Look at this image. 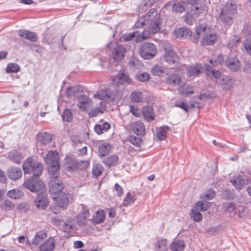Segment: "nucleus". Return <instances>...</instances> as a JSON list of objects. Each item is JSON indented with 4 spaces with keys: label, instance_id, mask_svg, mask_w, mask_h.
Returning a JSON list of instances; mask_svg holds the SVG:
<instances>
[{
    "label": "nucleus",
    "instance_id": "1",
    "mask_svg": "<svg viewBox=\"0 0 251 251\" xmlns=\"http://www.w3.org/2000/svg\"><path fill=\"white\" fill-rule=\"evenodd\" d=\"M22 167L25 174L33 175V176L24 182V187L32 192H37L44 189L45 187V183L38 177L43 172L42 163L32 161L29 158L24 162Z\"/></svg>",
    "mask_w": 251,
    "mask_h": 251
},
{
    "label": "nucleus",
    "instance_id": "2",
    "mask_svg": "<svg viewBox=\"0 0 251 251\" xmlns=\"http://www.w3.org/2000/svg\"><path fill=\"white\" fill-rule=\"evenodd\" d=\"M161 19L157 9L155 8L151 9L144 16L138 18L134 25L136 28H140L143 26H150L152 32H157L161 28Z\"/></svg>",
    "mask_w": 251,
    "mask_h": 251
},
{
    "label": "nucleus",
    "instance_id": "3",
    "mask_svg": "<svg viewBox=\"0 0 251 251\" xmlns=\"http://www.w3.org/2000/svg\"><path fill=\"white\" fill-rule=\"evenodd\" d=\"M199 0H188L186 3L183 1L176 2L173 3L172 1H170L164 6L167 8L172 7V10L174 12L181 13L185 10V7L187 6L188 8L191 9V14L198 17L202 11L205 9L204 4L200 5L198 1Z\"/></svg>",
    "mask_w": 251,
    "mask_h": 251
},
{
    "label": "nucleus",
    "instance_id": "4",
    "mask_svg": "<svg viewBox=\"0 0 251 251\" xmlns=\"http://www.w3.org/2000/svg\"><path fill=\"white\" fill-rule=\"evenodd\" d=\"M59 156L58 152L50 151L44 157V160L48 166V172L50 177H58L59 175Z\"/></svg>",
    "mask_w": 251,
    "mask_h": 251
},
{
    "label": "nucleus",
    "instance_id": "5",
    "mask_svg": "<svg viewBox=\"0 0 251 251\" xmlns=\"http://www.w3.org/2000/svg\"><path fill=\"white\" fill-rule=\"evenodd\" d=\"M236 11V5L230 1H228L220 9L219 19L227 25H231Z\"/></svg>",
    "mask_w": 251,
    "mask_h": 251
},
{
    "label": "nucleus",
    "instance_id": "6",
    "mask_svg": "<svg viewBox=\"0 0 251 251\" xmlns=\"http://www.w3.org/2000/svg\"><path fill=\"white\" fill-rule=\"evenodd\" d=\"M223 61L224 58L221 54L218 55L217 59L209 60L207 63L204 64L205 71L207 75L210 77L214 78L216 80L219 78L221 75L220 72L214 69L213 67L220 65Z\"/></svg>",
    "mask_w": 251,
    "mask_h": 251
},
{
    "label": "nucleus",
    "instance_id": "7",
    "mask_svg": "<svg viewBox=\"0 0 251 251\" xmlns=\"http://www.w3.org/2000/svg\"><path fill=\"white\" fill-rule=\"evenodd\" d=\"M139 52L142 58L145 59H150L155 56L157 49L153 43L146 42L140 46Z\"/></svg>",
    "mask_w": 251,
    "mask_h": 251
},
{
    "label": "nucleus",
    "instance_id": "8",
    "mask_svg": "<svg viewBox=\"0 0 251 251\" xmlns=\"http://www.w3.org/2000/svg\"><path fill=\"white\" fill-rule=\"evenodd\" d=\"M78 108L83 111H88L93 105L91 99L86 95L80 94L77 97Z\"/></svg>",
    "mask_w": 251,
    "mask_h": 251
},
{
    "label": "nucleus",
    "instance_id": "9",
    "mask_svg": "<svg viewBox=\"0 0 251 251\" xmlns=\"http://www.w3.org/2000/svg\"><path fill=\"white\" fill-rule=\"evenodd\" d=\"M201 44L203 46H211L214 44L217 39V36L214 33L209 31L206 27L205 32H203Z\"/></svg>",
    "mask_w": 251,
    "mask_h": 251
},
{
    "label": "nucleus",
    "instance_id": "10",
    "mask_svg": "<svg viewBox=\"0 0 251 251\" xmlns=\"http://www.w3.org/2000/svg\"><path fill=\"white\" fill-rule=\"evenodd\" d=\"M112 80L114 84L118 87L121 85H128L132 83V79L124 72L118 73Z\"/></svg>",
    "mask_w": 251,
    "mask_h": 251
},
{
    "label": "nucleus",
    "instance_id": "11",
    "mask_svg": "<svg viewBox=\"0 0 251 251\" xmlns=\"http://www.w3.org/2000/svg\"><path fill=\"white\" fill-rule=\"evenodd\" d=\"M49 182V190L53 194H59L64 187V185L61 180L57 179V177L53 178Z\"/></svg>",
    "mask_w": 251,
    "mask_h": 251
},
{
    "label": "nucleus",
    "instance_id": "12",
    "mask_svg": "<svg viewBox=\"0 0 251 251\" xmlns=\"http://www.w3.org/2000/svg\"><path fill=\"white\" fill-rule=\"evenodd\" d=\"M165 52L163 57L165 61L171 65L177 63L179 61V57L175 50L172 49L165 50Z\"/></svg>",
    "mask_w": 251,
    "mask_h": 251
},
{
    "label": "nucleus",
    "instance_id": "13",
    "mask_svg": "<svg viewBox=\"0 0 251 251\" xmlns=\"http://www.w3.org/2000/svg\"><path fill=\"white\" fill-rule=\"evenodd\" d=\"M34 204L39 209H46L49 204L47 196L44 193L39 194L34 200Z\"/></svg>",
    "mask_w": 251,
    "mask_h": 251
},
{
    "label": "nucleus",
    "instance_id": "14",
    "mask_svg": "<svg viewBox=\"0 0 251 251\" xmlns=\"http://www.w3.org/2000/svg\"><path fill=\"white\" fill-rule=\"evenodd\" d=\"M131 128L132 131L138 136H143L146 133V127L144 124L140 121L132 123Z\"/></svg>",
    "mask_w": 251,
    "mask_h": 251
},
{
    "label": "nucleus",
    "instance_id": "15",
    "mask_svg": "<svg viewBox=\"0 0 251 251\" xmlns=\"http://www.w3.org/2000/svg\"><path fill=\"white\" fill-rule=\"evenodd\" d=\"M70 195L66 193H60L56 198L54 197L53 199H55L56 201L57 205L61 208L66 207L69 202Z\"/></svg>",
    "mask_w": 251,
    "mask_h": 251
},
{
    "label": "nucleus",
    "instance_id": "16",
    "mask_svg": "<svg viewBox=\"0 0 251 251\" xmlns=\"http://www.w3.org/2000/svg\"><path fill=\"white\" fill-rule=\"evenodd\" d=\"M63 228L64 232L72 235L77 229L75 221L74 219L67 220L64 222Z\"/></svg>",
    "mask_w": 251,
    "mask_h": 251
},
{
    "label": "nucleus",
    "instance_id": "17",
    "mask_svg": "<svg viewBox=\"0 0 251 251\" xmlns=\"http://www.w3.org/2000/svg\"><path fill=\"white\" fill-rule=\"evenodd\" d=\"M7 175L8 177L11 179L17 180L21 177L22 171L20 168L11 167L7 169Z\"/></svg>",
    "mask_w": 251,
    "mask_h": 251
},
{
    "label": "nucleus",
    "instance_id": "18",
    "mask_svg": "<svg viewBox=\"0 0 251 251\" xmlns=\"http://www.w3.org/2000/svg\"><path fill=\"white\" fill-rule=\"evenodd\" d=\"M55 246V240L50 237L39 246L40 251H53Z\"/></svg>",
    "mask_w": 251,
    "mask_h": 251
},
{
    "label": "nucleus",
    "instance_id": "19",
    "mask_svg": "<svg viewBox=\"0 0 251 251\" xmlns=\"http://www.w3.org/2000/svg\"><path fill=\"white\" fill-rule=\"evenodd\" d=\"M126 49L122 46H117L113 53V59L117 62L122 60L126 53Z\"/></svg>",
    "mask_w": 251,
    "mask_h": 251
},
{
    "label": "nucleus",
    "instance_id": "20",
    "mask_svg": "<svg viewBox=\"0 0 251 251\" xmlns=\"http://www.w3.org/2000/svg\"><path fill=\"white\" fill-rule=\"evenodd\" d=\"M18 35L31 42H34L37 40V36L35 33L31 31L24 29L20 30L18 32Z\"/></svg>",
    "mask_w": 251,
    "mask_h": 251
},
{
    "label": "nucleus",
    "instance_id": "21",
    "mask_svg": "<svg viewBox=\"0 0 251 251\" xmlns=\"http://www.w3.org/2000/svg\"><path fill=\"white\" fill-rule=\"evenodd\" d=\"M156 32H152L151 27L147 26L145 29L142 32V35L139 34L137 36L135 40L137 42H142L150 38L151 35Z\"/></svg>",
    "mask_w": 251,
    "mask_h": 251
},
{
    "label": "nucleus",
    "instance_id": "22",
    "mask_svg": "<svg viewBox=\"0 0 251 251\" xmlns=\"http://www.w3.org/2000/svg\"><path fill=\"white\" fill-rule=\"evenodd\" d=\"M226 63L227 67L233 72L237 71L240 67V62L235 57L228 58Z\"/></svg>",
    "mask_w": 251,
    "mask_h": 251
},
{
    "label": "nucleus",
    "instance_id": "23",
    "mask_svg": "<svg viewBox=\"0 0 251 251\" xmlns=\"http://www.w3.org/2000/svg\"><path fill=\"white\" fill-rule=\"evenodd\" d=\"M174 34L178 38H185L192 36L191 31L186 27H181L175 29Z\"/></svg>",
    "mask_w": 251,
    "mask_h": 251
},
{
    "label": "nucleus",
    "instance_id": "24",
    "mask_svg": "<svg viewBox=\"0 0 251 251\" xmlns=\"http://www.w3.org/2000/svg\"><path fill=\"white\" fill-rule=\"evenodd\" d=\"M202 69V67L199 64L190 66L187 68V75L188 76H197L201 73Z\"/></svg>",
    "mask_w": 251,
    "mask_h": 251
},
{
    "label": "nucleus",
    "instance_id": "25",
    "mask_svg": "<svg viewBox=\"0 0 251 251\" xmlns=\"http://www.w3.org/2000/svg\"><path fill=\"white\" fill-rule=\"evenodd\" d=\"M8 158L14 163L20 164L21 163L23 156L22 154L17 151H12L7 154Z\"/></svg>",
    "mask_w": 251,
    "mask_h": 251
},
{
    "label": "nucleus",
    "instance_id": "26",
    "mask_svg": "<svg viewBox=\"0 0 251 251\" xmlns=\"http://www.w3.org/2000/svg\"><path fill=\"white\" fill-rule=\"evenodd\" d=\"M142 115L144 119L148 122L153 121L154 119L153 109L151 106H147L144 107L142 109Z\"/></svg>",
    "mask_w": 251,
    "mask_h": 251
},
{
    "label": "nucleus",
    "instance_id": "27",
    "mask_svg": "<svg viewBox=\"0 0 251 251\" xmlns=\"http://www.w3.org/2000/svg\"><path fill=\"white\" fill-rule=\"evenodd\" d=\"M37 139L42 144L47 145L51 142L52 136L47 132L39 133L37 136Z\"/></svg>",
    "mask_w": 251,
    "mask_h": 251
},
{
    "label": "nucleus",
    "instance_id": "28",
    "mask_svg": "<svg viewBox=\"0 0 251 251\" xmlns=\"http://www.w3.org/2000/svg\"><path fill=\"white\" fill-rule=\"evenodd\" d=\"M111 149L112 147L110 144L102 143L99 146L98 152L101 156L104 157L110 152Z\"/></svg>",
    "mask_w": 251,
    "mask_h": 251
},
{
    "label": "nucleus",
    "instance_id": "29",
    "mask_svg": "<svg viewBox=\"0 0 251 251\" xmlns=\"http://www.w3.org/2000/svg\"><path fill=\"white\" fill-rule=\"evenodd\" d=\"M179 93L181 94L188 96L194 93L193 87L188 84H184L180 86L178 88Z\"/></svg>",
    "mask_w": 251,
    "mask_h": 251
},
{
    "label": "nucleus",
    "instance_id": "30",
    "mask_svg": "<svg viewBox=\"0 0 251 251\" xmlns=\"http://www.w3.org/2000/svg\"><path fill=\"white\" fill-rule=\"evenodd\" d=\"M230 182L237 189H241L245 184V181L241 176L233 177L230 179Z\"/></svg>",
    "mask_w": 251,
    "mask_h": 251
},
{
    "label": "nucleus",
    "instance_id": "31",
    "mask_svg": "<svg viewBox=\"0 0 251 251\" xmlns=\"http://www.w3.org/2000/svg\"><path fill=\"white\" fill-rule=\"evenodd\" d=\"M185 247V244L183 240H176L170 245V249L172 251H183Z\"/></svg>",
    "mask_w": 251,
    "mask_h": 251
},
{
    "label": "nucleus",
    "instance_id": "32",
    "mask_svg": "<svg viewBox=\"0 0 251 251\" xmlns=\"http://www.w3.org/2000/svg\"><path fill=\"white\" fill-rule=\"evenodd\" d=\"M85 89V88L83 86L78 85L74 87L68 88L67 89V93L69 96L73 95L77 97L78 96L77 94L79 92H83Z\"/></svg>",
    "mask_w": 251,
    "mask_h": 251
},
{
    "label": "nucleus",
    "instance_id": "33",
    "mask_svg": "<svg viewBox=\"0 0 251 251\" xmlns=\"http://www.w3.org/2000/svg\"><path fill=\"white\" fill-rule=\"evenodd\" d=\"M94 97L99 100H107L111 98V94L107 90H100L95 95Z\"/></svg>",
    "mask_w": 251,
    "mask_h": 251
},
{
    "label": "nucleus",
    "instance_id": "34",
    "mask_svg": "<svg viewBox=\"0 0 251 251\" xmlns=\"http://www.w3.org/2000/svg\"><path fill=\"white\" fill-rule=\"evenodd\" d=\"M168 129L169 128L167 126H164L156 128V138L160 141L165 140L166 137V133Z\"/></svg>",
    "mask_w": 251,
    "mask_h": 251
},
{
    "label": "nucleus",
    "instance_id": "35",
    "mask_svg": "<svg viewBox=\"0 0 251 251\" xmlns=\"http://www.w3.org/2000/svg\"><path fill=\"white\" fill-rule=\"evenodd\" d=\"M155 251H167L168 250L167 240L162 239L158 240L154 245Z\"/></svg>",
    "mask_w": 251,
    "mask_h": 251
},
{
    "label": "nucleus",
    "instance_id": "36",
    "mask_svg": "<svg viewBox=\"0 0 251 251\" xmlns=\"http://www.w3.org/2000/svg\"><path fill=\"white\" fill-rule=\"evenodd\" d=\"M206 25L205 24L200 25L196 29V34L191 37V39L194 43H197L200 35H202L203 32H205Z\"/></svg>",
    "mask_w": 251,
    "mask_h": 251
},
{
    "label": "nucleus",
    "instance_id": "37",
    "mask_svg": "<svg viewBox=\"0 0 251 251\" xmlns=\"http://www.w3.org/2000/svg\"><path fill=\"white\" fill-rule=\"evenodd\" d=\"M110 127V125L108 123L105 122L102 125H96L94 127V130L97 134H100L106 132Z\"/></svg>",
    "mask_w": 251,
    "mask_h": 251
},
{
    "label": "nucleus",
    "instance_id": "38",
    "mask_svg": "<svg viewBox=\"0 0 251 251\" xmlns=\"http://www.w3.org/2000/svg\"><path fill=\"white\" fill-rule=\"evenodd\" d=\"M105 219V214L103 210H98L93 216V222L96 224L102 223Z\"/></svg>",
    "mask_w": 251,
    "mask_h": 251
},
{
    "label": "nucleus",
    "instance_id": "39",
    "mask_svg": "<svg viewBox=\"0 0 251 251\" xmlns=\"http://www.w3.org/2000/svg\"><path fill=\"white\" fill-rule=\"evenodd\" d=\"M47 237V234L44 231L37 232L32 239V244L37 246Z\"/></svg>",
    "mask_w": 251,
    "mask_h": 251
},
{
    "label": "nucleus",
    "instance_id": "40",
    "mask_svg": "<svg viewBox=\"0 0 251 251\" xmlns=\"http://www.w3.org/2000/svg\"><path fill=\"white\" fill-rule=\"evenodd\" d=\"M181 76L177 74H172L169 75L167 79V83L172 85H176L181 81Z\"/></svg>",
    "mask_w": 251,
    "mask_h": 251
},
{
    "label": "nucleus",
    "instance_id": "41",
    "mask_svg": "<svg viewBox=\"0 0 251 251\" xmlns=\"http://www.w3.org/2000/svg\"><path fill=\"white\" fill-rule=\"evenodd\" d=\"M118 157L115 155H111L105 158L103 161V163L108 167L115 166L117 164Z\"/></svg>",
    "mask_w": 251,
    "mask_h": 251
},
{
    "label": "nucleus",
    "instance_id": "42",
    "mask_svg": "<svg viewBox=\"0 0 251 251\" xmlns=\"http://www.w3.org/2000/svg\"><path fill=\"white\" fill-rule=\"evenodd\" d=\"M166 70L165 67L160 65H154L151 69V73L154 76H160Z\"/></svg>",
    "mask_w": 251,
    "mask_h": 251
},
{
    "label": "nucleus",
    "instance_id": "43",
    "mask_svg": "<svg viewBox=\"0 0 251 251\" xmlns=\"http://www.w3.org/2000/svg\"><path fill=\"white\" fill-rule=\"evenodd\" d=\"M135 200V196L130 192H128L123 200L122 205L125 206H128L133 203Z\"/></svg>",
    "mask_w": 251,
    "mask_h": 251
},
{
    "label": "nucleus",
    "instance_id": "44",
    "mask_svg": "<svg viewBox=\"0 0 251 251\" xmlns=\"http://www.w3.org/2000/svg\"><path fill=\"white\" fill-rule=\"evenodd\" d=\"M201 211L200 210H197L195 208V206H194V208L192 209L190 217L192 219H193L196 222H199L202 220V215L201 213Z\"/></svg>",
    "mask_w": 251,
    "mask_h": 251
},
{
    "label": "nucleus",
    "instance_id": "45",
    "mask_svg": "<svg viewBox=\"0 0 251 251\" xmlns=\"http://www.w3.org/2000/svg\"><path fill=\"white\" fill-rule=\"evenodd\" d=\"M195 208L201 211L207 210L210 206V203L206 201H199L195 204Z\"/></svg>",
    "mask_w": 251,
    "mask_h": 251
},
{
    "label": "nucleus",
    "instance_id": "46",
    "mask_svg": "<svg viewBox=\"0 0 251 251\" xmlns=\"http://www.w3.org/2000/svg\"><path fill=\"white\" fill-rule=\"evenodd\" d=\"M143 99L142 93L140 91H134L131 95V100L133 102H140Z\"/></svg>",
    "mask_w": 251,
    "mask_h": 251
},
{
    "label": "nucleus",
    "instance_id": "47",
    "mask_svg": "<svg viewBox=\"0 0 251 251\" xmlns=\"http://www.w3.org/2000/svg\"><path fill=\"white\" fill-rule=\"evenodd\" d=\"M23 195L22 190L18 189H14L9 190L7 193V196L11 199H18Z\"/></svg>",
    "mask_w": 251,
    "mask_h": 251
},
{
    "label": "nucleus",
    "instance_id": "48",
    "mask_svg": "<svg viewBox=\"0 0 251 251\" xmlns=\"http://www.w3.org/2000/svg\"><path fill=\"white\" fill-rule=\"evenodd\" d=\"M224 211L229 213L230 215L234 214L235 213V206L232 202H227L223 204Z\"/></svg>",
    "mask_w": 251,
    "mask_h": 251
},
{
    "label": "nucleus",
    "instance_id": "49",
    "mask_svg": "<svg viewBox=\"0 0 251 251\" xmlns=\"http://www.w3.org/2000/svg\"><path fill=\"white\" fill-rule=\"evenodd\" d=\"M175 106L183 109L185 112H188L189 106L187 103L186 100H176L175 102Z\"/></svg>",
    "mask_w": 251,
    "mask_h": 251
},
{
    "label": "nucleus",
    "instance_id": "50",
    "mask_svg": "<svg viewBox=\"0 0 251 251\" xmlns=\"http://www.w3.org/2000/svg\"><path fill=\"white\" fill-rule=\"evenodd\" d=\"M20 69V67L17 64L9 63L6 67V71L8 73H17L19 71Z\"/></svg>",
    "mask_w": 251,
    "mask_h": 251
},
{
    "label": "nucleus",
    "instance_id": "51",
    "mask_svg": "<svg viewBox=\"0 0 251 251\" xmlns=\"http://www.w3.org/2000/svg\"><path fill=\"white\" fill-rule=\"evenodd\" d=\"M62 118L64 122H70L73 119V114L71 110L68 109H65L62 115Z\"/></svg>",
    "mask_w": 251,
    "mask_h": 251
},
{
    "label": "nucleus",
    "instance_id": "52",
    "mask_svg": "<svg viewBox=\"0 0 251 251\" xmlns=\"http://www.w3.org/2000/svg\"><path fill=\"white\" fill-rule=\"evenodd\" d=\"M103 171V168L101 164L96 163L94 165L92 170L93 174L96 176H100Z\"/></svg>",
    "mask_w": 251,
    "mask_h": 251
},
{
    "label": "nucleus",
    "instance_id": "53",
    "mask_svg": "<svg viewBox=\"0 0 251 251\" xmlns=\"http://www.w3.org/2000/svg\"><path fill=\"white\" fill-rule=\"evenodd\" d=\"M1 207L5 210H11L14 208L15 204L9 200H5L1 204Z\"/></svg>",
    "mask_w": 251,
    "mask_h": 251
},
{
    "label": "nucleus",
    "instance_id": "54",
    "mask_svg": "<svg viewBox=\"0 0 251 251\" xmlns=\"http://www.w3.org/2000/svg\"><path fill=\"white\" fill-rule=\"evenodd\" d=\"M129 141L133 145L139 147L142 143V139L139 137H137L134 135H131L129 137Z\"/></svg>",
    "mask_w": 251,
    "mask_h": 251
},
{
    "label": "nucleus",
    "instance_id": "55",
    "mask_svg": "<svg viewBox=\"0 0 251 251\" xmlns=\"http://www.w3.org/2000/svg\"><path fill=\"white\" fill-rule=\"evenodd\" d=\"M137 79L141 82H145L150 78V75L147 72L140 73L136 75Z\"/></svg>",
    "mask_w": 251,
    "mask_h": 251
},
{
    "label": "nucleus",
    "instance_id": "56",
    "mask_svg": "<svg viewBox=\"0 0 251 251\" xmlns=\"http://www.w3.org/2000/svg\"><path fill=\"white\" fill-rule=\"evenodd\" d=\"M243 45L246 52L251 55V38L246 40L243 43Z\"/></svg>",
    "mask_w": 251,
    "mask_h": 251
},
{
    "label": "nucleus",
    "instance_id": "57",
    "mask_svg": "<svg viewBox=\"0 0 251 251\" xmlns=\"http://www.w3.org/2000/svg\"><path fill=\"white\" fill-rule=\"evenodd\" d=\"M103 111L101 110V108L97 107L95 108L92 109L89 113V115L91 117H95L97 116L100 113H102Z\"/></svg>",
    "mask_w": 251,
    "mask_h": 251
},
{
    "label": "nucleus",
    "instance_id": "58",
    "mask_svg": "<svg viewBox=\"0 0 251 251\" xmlns=\"http://www.w3.org/2000/svg\"><path fill=\"white\" fill-rule=\"evenodd\" d=\"M87 218L80 215H77L76 217V221L79 226L85 225L86 224V219Z\"/></svg>",
    "mask_w": 251,
    "mask_h": 251
},
{
    "label": "nucleus",
    "instance_id": "59",
    "mask_svg": "<svg viewBox=\"0 0 251 251\" xmlns=\"http://www.w3.org/2000/svg\"><path fill=\"white\" fill-rule=\"evenodd\" d=\"M82 210L80 214H78V215H80L82 216H84V217L88 218L89 217L90 213L89 212L88 209L87 208V207L84 205V204L81 205Z\"/></svg>",
    "mask_w": 251,
    "mask_h": 251
},
{
    "label": "nucleus",
    "instance_id": "60",
    "mask_svg": "<svg viewBox=\"0 0 251 251\" xmlns=\"http://www.w3.org/2000/svg\"><path fill=\"white\" fill-rule=\"evenodd\" d=\"M137 32H133L132 33H129L127 34H126L124 36V40L125 41H128L132 40L134 37H137Z\"/></svg>",
    "mask_w": 251,
    "mask_h": 251
},
{
    "label": "nucleus",
    "instance_id": "61",
    "mask_svg": "<svg viewBox=\"0 0 251 251\" xmlns=\"http://www.w3.org/2000/svg\"><path fill=\"white\" fill-rule=\"evenodd\" d=\"M243 34L246 35H251V24H246L242 30Z\"/></svg>",
    "mask_w": 251,
    "mask_h": 251
},
{
    "label": "nucleus",
    "instance_id": "62",
    "mask_svg": "<svg viewBox=\"0 0 251 251\" xmlns=\"http://www.w3.org/2000/svg\"><path fill=\"white\" fill-rule=\"evenodd\" d=\"M115 190L117 192V195L121 197L123 194V189L118 183H116L114 186Z\"/></svg>",
    "mask_w": 251,
    "mask_h": 251
},
{
    "label": "nucleus",
    "instance_id": "63",
    "mask_svg": "<svg viewBox=\"0 0 251 251\" xmlns=\"http://www.w3.org/2000/svg\"><path fill=\"white\" fill-rule=\"evenodd\" d=\"M130 111L132 114L136 117L140 116V112H139L137 108L133 105L130 106Z\"/></svg>",
    "mask_w": 251,
    "mask_h": 251
},
{
    "label": "nucleus",
    "instance_id": "64",
    "mask_svg": "<svg viewBox=\"0 0 251 251\" xmlns=\"http://www.w3.org/2000/svg\"><path fill=\"white\" fill-rule=\"evenodd\" d=\"M215 192L213 190L210 189L205 194V197L208 200H211L215 197Z\"/></svg>",
    "mask_w": 251,
    "mask_h": 251
}]
</instances>
